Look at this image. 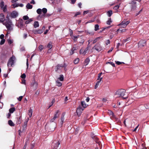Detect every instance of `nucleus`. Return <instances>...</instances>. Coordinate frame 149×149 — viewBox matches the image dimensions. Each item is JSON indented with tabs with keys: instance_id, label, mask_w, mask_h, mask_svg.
<instances>
[{
	"instance_id": "f257e3e1",
	"label": "nucleus",
	"mask_w": 149,
	"mask_h": 149,
	"mask_svg": "<svg viewBox=\"0 0 149 149\" xmlns=\"http://www.w3.org/2000/svg\"><path fill=\"white\" fill-rule=\"evenodd\" d=\"M125 92V90L124 89H118L115 93L114 97L115 98L121 97L123 99H126L128 97V95H126Z\"/></svg>"
},
{
	"instance_id": "f03ea898",
	"label": "nucleus",
	"mask_w": 149,
	"mask_h": 149,
	"mask_svg": "<svg viewBox=\"0 0 149 149\" xmlns=\"http://www.w3.org/2000/svg\"><path fill=\"white\" fill-rule=\"evenodd\" d=\"M6 19H5V21L3 22V24L6 26L7 29L10 30H11L12 29V26L13 25L12 22L11 21L7 16L6 17Z\"/></svg>"
},
{
	"instance_id": "7ed1b4c3",
	"label": "nucleus",
	"mask_w": 149,
	"mask_h": 149,
	"mask_svg": "<svg viewBox=\"0 0 149 149\" xmlns=\"http://www.w3.org/2000/svg\"><path fill=\"white\" fill-rule=\"evenodd\" d=\"M148 89L143 88L138 93V95L139 97H144L148 94Z\"/></svg>"
},
{
	"instance_id": "20e7f679",
	"label": "nucleus",
	"mask_w": 149,
	"mask_h": 149,
	"mask_svg": "<svg viewBox=\"0 0 149 149\" xmlns=\"http://www.w3.org/2000/svg\"><path fill=\"white\" fill-rule=\"evenodd\" d=\"M130 22V21H127L125 19H124L120 24L118 25V26H120L122 28H125Z\"/></svg>"
},
{
	"instance_id": "39448f33",
	"label": "nucleus",
	"mask_w": 149,
	"mask_h": 149,
	"mask_svg": "<svg viewBox=\"0 0 149 149\" xmlns=\"http://www.w3.org/2000/svg\"><path fill=\"white\" fill-rule=\"evenodd\" d=\"M15 59V57L14 56H13L9 59L7 64L8 67L10 65V66H12L14 63V61Z\"/></svg>"
},
{
	"instance_id": "423d86ee",
	"label": "nucleus",
	"mask_w": 149,
	"mask_h": 149,
	"mask_svg": "<svg viewBox=\"0 0 149 149\" xmlns=\"http://www.w3.org/2000/svg\"><path fill=\"white\" fill-rule=\"evenodd\" d=\"M93 49L98 52L100 51L102 49V47L101 46L99 43H97L94 46Z\"/></svg>"
},
{
	"instance_id": "0eeeda50",
	"label": "nucleus",
	"mask_w": 149,
	"mask_h": 149,
	"mask_svg": "<svg viewBox=\"0 0 149 149\" xmlns=\"http://www.w3.org/2000/svg\"><path fill=\"white\" fill-rule=\"evenodd\" d=\"M59 111L58 110L56 111L54 117H52L50 120V122L51 123L54 122L56 119L58 117L59 115L58 113Z\"/></svg>"
},
{
	"instance_id": "6e6552de",
	"label": "nucleus",
	"mask_w": 149,
	"mask_h": 149,
	"mask_svg": "<svg viewBox=\"0 0 149 149\" xmlns=\"http://www.w3.org/2000/svg\"><path fill=\"white\" fill-rule=\"evenodd\" d=\"M60 143L59 141H54L53 143L52 147L54 149H56L59 147Z\"/></svg>"
},
{
	"instance_id": "1a4fd4ad",
	"label": "nucleus",
	"mask_w": 149,
	"mask_h": 149,
	"mask_svg": "<svg viewBox=\"0 0 149 149\" xmlns=\"http://www.w3.org/2000/svg\"><path fill=\"white\" fill-rule=\"evenodd\" d=\"M38 84L37 82L34 81H32L31 84V87L34 90L36 89L37 88Z\"/></svg>"
},
{
	"instance_id": "9d476101",
	"label": "nucleus",
	"mask_w": 149,
	"mask_h": 149,
	"mask_svg": "<svg viewBox=\"0 0 149 149\" xmlns=\"http://www.w3.org/2000/svg\"><path fill=\"white\" fill-rule=\"evenodd\" d=\"M84 108H83L81 107H79L77 110V115L79 116L81 115V113L82 111L84 110Z\"/></svg>"
},
{
	"instance_id": "9b49d317",
	"label": "nucleus",
	"mask_w": 149,
	"mask_h": 149,
	"mask_svg": "<svg viewBox=\"0 0 149 149\" xmlns=\"http://www.w3.org/2000/svg\"><path fill=\"white\" fill-rule=\"evenodd\" d=\"M146 42L145 40H142L140 41L138 43L139 47H141L145 46L146 45Z\"/></svg>"
},
{
	"instance_id": "f8f14e48",
	"label": "nucleus",
	"mask_w": 149,
	"mask_h": 149,
	"mask_svg": "<svg viewBox=\"0 0 149 149\" xmlns=\"http://www.w3.org/2000/svg\"><path fill=\"white\" fill-rule=\"evenodd\" d=\"M88 50V47L84 49H81L80 50V53L81 54L83 55H85L87 53V51Z\"/></svg>"
},
{
	"instance_id": "ddd939ff",
	"label": "nucleus",
	"mask_w": 149,
	"mask_h": 149,
	"mask_svg": "<svg viewBox=\"0 0 149 149\" xmlns=\"http://www.w3.org/2000/svg\"><path fill=\"white\" fill-rule=\"evenodd\" d=\"M0 6L1 8L3 10L4 12L6 11V5L4 6V2L3 1H2L0 3Z\"/></svg>"
},
{
	"instance_id": "4468645a",
	"label": "nucleus",
	"mask_w": 149,
	"mask_h": 149,
	"mask_svg": "<svg viewBox=\"0 0 149 149\" xmlns=\"http://www.w3.org/2000/svg\"><path fill=\"white\" fill-rule=\"evenodd\" d=\"M17 15L18 13L15 11H13L11 13V17L13 18H16Z\"/></svg>"
},
{
	"instance_id": "2eb2a0df",
	"label": "nucleus",
	"mask_w": 149,
	"mask_h": 149,
	"mask_svg": "<svg viewBox=\"0 0 149 149\" xmlns=\"http://www.w3.org/2000/svg\"><path fill=\"white\" fill-rule=\"evenodd\" d=\"M43 32V30L41 29H38V30H33V33L35 34H41Z\"/></svg>"
},
{
	"instance_id": "dca6fc26",
	"label": "nucleus",
	"mask_w": 149,
	"mask_h": 149,
	"mask_svg": "<svg viewBox=\"0 0 149 149\" xmlns=\"http://www.w3.org/2000/svg\"><path fill=\"white\" fill-rule=\"evenodd\" d=\"M5 20V17L3 14H0V22H2Z\"/></svg>"
},
{
	"instance_id": "f3484780",
	"label": "nucleus",
	"mask_w": 149,
	"mask_h": 149,
	"mask_svg": "<svg viewBox=\"0 0 149 149\" xmlns=\"http://www.w3.org/2000/svg\"><path fill=\"white\" fill-rule=\"evenodd\" d=\"M42 11L43 13V14L42 15V16L44 17L45 16V14L47 12V9L45 8H43L42 9Z\"/></svg>"
},
{
	"instance_id": "a211bd4d",
	"label": "nucleus",
	"mask_w": 149,
	"mask_h": 149,
	"mask_svg": "<svg viewBox=\"0 0 149 149\" xmlns=\"http://www.w3.org/2000/svg\"><path fill=\"white\" fill-rule=\"evenodd\" d=\"M132 4H133L132 6V9L134 10L135 9L136 6V2L134 1H132Z\"/></svg>"
},
{
	"instance_id": "6ab92c4d",
	"label": "nucleus",
	"mask_w": 149,
	"mask_h": 149,
	"mask_svg": "<svg viewBox=\"0 0 149 149\" xmlns=\"http://www.w3.org/2000/svg\"><path fill=\"white\" fill-rule=\"evenodd\" d=\"M33 26L34 28H36L39 26L38 22V21H35L34 22Z\"/></svg>"
},
{
	"instance_id": "aec40b11",
	"label": "nucleus",
	"mask_w": 149,
	"mask_h": 149,
	"mask_svg": "<svg viewBox=\"0 0 149 149\" xmlns=\"http://www.w3.org/2000/svg\"><path fill=\"white\" fill-rule=\"evenodd\" d=\"M32 110L31 108L28 111V114L30 118L32 116Z\"/></svg>"
},
{
	"instance_id": "412c9836",
	"label": "nucleus",
	"mask_w": 149,
	"mask_h": 149,
	"mask_svg": "<svg viewBox=\"0 0 149 149\" xmlns=\"http://www.w3.org/2000/svg\"><path fill=\"white\" fill-rule=\"evenodd\" d=\"M61 81H63L64 79V76L63 75L61 74L59 75V77L58 78Z\"/></svg>"
},
{
	"instance_id": "4be33fe9",
	"label": "nucleus",
	"mask_w": 149,
	"mask_h": 149,
	"mask_svg": "<svg viewBox=\"0 0 149 149\" xmlns=\"http://www.w3.org/2000/svg\"><path fill=\"white\" fill-rule=\"evenodd\" d=\"M29 119H28L27 121H25L24 123V124L23 126V128L24 129V130H25L26 128L27 122L28 121V120H29Z\"/></svg>"
},
{
	"instance_id": "5701e85b",
	"label": "nucleus",
	"mask_w": 149,
	"mask_h": 149,
	"mask_svg": "<svg viewBox=\"0 0 149 149\" xmlns=\"http://www.w3.org/2000/svg\"><path fill=\"white\" fill-rule=\"evenodd\" d=\"M32 6L29 3H28L26 6V8L28 9H31L32 8Z\"/></svg>"
},
{
	"instance_id": "b1692460",
	"label": "nucleus",
	"mask_w": 149,
	"mask_h": 149,
	"mask_svg": "<svg viewBox=\"0 0 149 149\" xmlns=\"http://www.w3.org/2000/svg\"><path fill=\"white\" fill-rule=\"evenodd\" d=\"M8 124L10 126H13L15 125L13 123L12 121L11 120H10L8 121Z\"/></svg>"
},
{
	"instance_id": "393cba45",
	"label": "nucleus",
	"mask_w": 149,
	"mask_h": 149,
	"mask_svg": "<svg viewBox=\"0 0 149 149\" xmlns=\"http://www.w3.org/2000/svg\"><path fill=\"white\" fill-rule=\"evenodd\" d=\"M56 85L59 87L61 86L62 85V83L59 82L58 80H56Z\"/></svg>"
},
{
	"instance_id": "a878e982",
	"label": "nucleus",
	"mask_w": 149,
	"mask_h": 149,
	"mask_svg": "<svg viewBox=\"0 0 149 149\" xmlns=\"http://www.w3.org/2000/svg\"><path fill=\"white\" fill-rule=\"evenodd\" d=\"M81 105L84 108L86 107L87 105L85 103L84 101H82L81 102Z\"/></svg>"
},
{
	"instance_id": "bb28decb",
	"label": "nucleus",
	"mask_w": 149,
	"mask_h": 149,
	"mask_svg": "<svg viewBox=\"0 0 149 149\" xmlns=\"http://www.w3.org/2000/svg\"><path fill=\"white\" fill-rule=\"evenodd\" d=\"M64 120V116H63L61 117V118L60 123L61 125L63 124V123Z\"/></svg>"
},
{
	"instance_id": "cd10ccee",
	"label": "nucleus",
	"mask_w": 149,
	"mask_h": 149,
	"mask_svg": "<svg viewBox=\"0 0 149 149\" xmlns=\"http://www.w3.org/2000/svg\"><path fill=\"white\" fill-rule=\"evenodd\" d=\"M15 110V108H12L10 109L9 111L10 113H13Z\"/></svg>"
},
{
	"instance_id": "c85d7f7f",
	"label": "nucleus",
	"mask_w": 149,
	"mask_h": 149,
	"mask_svg": "<svg viewBox=\"0 0 149 149\" xmlns=\"http://www.w3.org/2000/svg\"><path fill=\"white\" fill-rule=\"evenodd\" d=\"M42 12V9L40 8H38L36 10L37 13L39 14H41V13Z\"/></svg>"
},
{
	"instance_id": "c756f323",
	"label": "nucleus",
	"mask_w": 149,
	"mask_h": 149,
	"mask_svg": "<svg viewBox=\"0 0 149 149\" xmlns=\"http://www.w3.org/2000/svg\"><path fill=\"white\" fill-rule=\"evenodd\" d=\"M112 11L111 10H110L108 11L107 12V14L108 16L109 17H110L111 16V15H112Z\"/></svg>"
},
{
	"instance_id": "7c9ffc66",
	"label": "nucleus",
	"mask_w": 149,
	"mask_h": 149,
	"mask_svg": "<svg viewBox=\"0 0 149 149\" xmlns=\"http://www.w3.org/2000/svg\"><path fill=\"white\" fill-rule=\"evenodd\" d=\"M79 58H77L74 60V63L75 64H77L79 63Z\"/></svg>"
},
{
	"instance_id": "2f4dec72",
	"label": "nucleus",
	"mask_w": 149,
	"mask_h": 149,
	"mask_svg": "<svg viewBox=\"0 0 149 149\" xmlns=\"http://www.w3.org/2000/svg\"><path fill=\"white\" fill-rule=\"evenodd\" d=\"M99 29V25L98 24H96L95 26V30L97 31Z\"/></svg>"
},
{
	"instance_id": "473e14b6",
	"label": "nucleus",
	"mask_w": 149,
	"mask_h": 149,
	"mask_svg": "<svg viewBox=\"0 0 149 149\" xmlns=\"http://www.w3.org/2000/svg\"><path fill=\"white\" fill-rule=\"evenodd\" d=\"M33 21V19H28V20L26 21L25 22V24H28L30 22H31Z\"/></svg>"
},
{
	"instance_id": "72a5a7b5",
	"label": "nucleus",
	"mask_w": 149,
	"mask_h": 149,
	"mask_svg": "<svg viewBox=\"0 0 149 149\" xmlns=\"http://www.w3.org/2000/svg\"><path fill=\"white\" fill-rule=\"evenodd\" d=\"M90 61V60L88 58H87L86 59V60L85 61V63H86V65H87L88 64V63H89Z\"/></svg>"
},
{
	"instance_id": "f704fd0d",
	"label": "nucleus",
	"mask_w": 149,
	"mask_h": 149,
	"mask_svg": "<svg viewBox=\"0 0 149 149\" xmlns=\"http://www.w3.org/2000/svg\"><path fill=\"white\" fill-rule=\"evenodd\" d=\"M116 63L118 65H119L122 64H124V63L123 62H121L119 61H115Z\"/></svg>"
},
{
	"instance_id": "c9c22d12",
	"label": "nucleus",
	"mask_w": 149,
	"mask_h": 149,
	"mask_svg": "<svg viewBox=\"0 0 149 149\" xmlns=\"http://www.w3.org/2000/svg\"><path fill=\"white\" fill-rule=\"evenodd\" d=\"M72 38L74 41H76L77 40V36H72Z\"/></svg>"
},
{
	"instance_id": "e433bc0d",
	"label": "nucleus",
	"mask_w": 149,
	"mask_h": 149,
	"mask_svg": "<svg viewBox=\"0 0 149 149\" xmlns=\"http://www.w3.org/2000/svg\"><path fill=\"white\" fill-rule=\"evenodd\" d=\"M23 18L24 20H25L28 19L29 17L25 15L23 17Z\"/></svg>"
},
{
	"instance_id": "4c0bfd02",
	"label": "nucleus",
	"mask_w": 149,
	"mask_h": 149,
	"mask_svg": "<svg viewBox=\"0 0 149 149\" xmlns=\"http://www.w3.org/2000/svg\"><path fill=\"white\" fill-rule=\"evenodd\" d=\"M39 49L40 51L43 49L44 47L42 45H40L39 47Z\"/></svg>"
},
{
	"instance_id": "58836bf2",
	"label": "nucleus",
	"mask_w": 149,
	"mask_h": 149,
	"mask_svg": "<svg viewBox=\"0 0 149 149\" xmlns=\"http://www.w3.org/2000/svg\"><path fill=\"white\" fill-rule=\"evenodd\" d=\"M5 41V40L4 39H2L0 42V44L1 45H3Z\"/></svg>"
},
{
	"instance_id": "ea45409f",
	"label": "nucleus",
	"mask_w": 149,
	"mask_h": 149,
	"mask_svg": "<svg viewBox=\"0 0 149 149\" xmlns=\"http://www.w3.org/2000/svg\"><path fill=\"white\" fill-rule=\"evenodd\" d=\"M63 66H61L60 65H58L56 66V70L57 71L58 69H59L61 67H63Z\"/></svg>"
},
{
	"instance_id": "a19ab883",
	"label": "nucleus",
	"mask_w": 149,
	"mask_h": 149,
	"mask_svg": "<svg viewBox=\"0 0 149 149\" xmlns=\"http://www.w3.org/2000/svg\"><path fill=\"white\" fill-rule=\"evenodd\" d=\"M47 47L48 48H49V49H50L52 48V45L50 43H49L47 45Z\"/></svg>"
},
{
	"instance_id": "79ce46f5",
	"label": "nucleus",
	"mask_w": 149,
	"mask_h": 149,
	"mask_svg": "<svg viewBox=\"0 0 149 149\" xmlns=\"http://www.w3.org/2000/svg\"><path fill=\"white\" fill-rule=\"evenodd\" d=\"M111 21L110 18L107 21V24L109 25L111 23Z\"/></svg>"
},
{
	"instance_id": "37998d69",
	"label": "nucleus",
	"mask_w": 149,
	"mask_h": 149,
	"mask_svg": "<svg viewBox=\"0 0 149 149\" xmlns=\"http://www.w3.org/2000/svg\"><path fill=\"white\" fill-rule=\"evenodd\" d=\"M99 38V37L97 38H96L95 39L93 42V43L94 44L95 43H96L97 41L98 40Z\"/></svg>"
},
{
	"instance_id": "c03bdc74",
	"label": "nucleus",
	"mask_w": 149,
	"mask_h": 149,
	"mask_svg": "<svg viewBox=\"0 0 149 149\" xmlns=\"http://www.w3.org/2000/svg\"><path fill=\"white\" fill-rule=\"evenodd\" d=\"M108 113L110 115H112V116H113V113L111 111L109 110Z\"/></svg>"
},
{
	"instance_id": "a18cd8bd",
	"label": "nucleus",
	"mask_w": 149,
	"mask_h": 149,
	"mask_svg": "<svg viewBox=\"0 0 149 149\" xmlns=\"http://www.w3.org/2000/svg\"><path fill=\"white\" fill-rule=\"evenodd\" d=\"M14 8H15V7H17L19 6L18 3H15L13 5Z\"/></svg>"
},
{
	"instance_id": "49530a36",
	"label": "nucleus",
	"mask_w": 149,
	"mask_h": 149,
	"mask_svg": "<svg viewBox=\"0 0 149 149\" xmlns=\"http://www.w3.org/2000/svg\"><path fill=\"white\" fill-rule=\"evenodd\" d=\"M109 63L111 65H112L113 67H115V64L113 62H107V63Z\"/></svg>"
},
{
	"instance_id": "de8ad7c7",
	"label": "nucleus",
	"mask_w": 149,
	"mask_h": 149,
	"mask_svg": "<svg viewBox=\"0 0 149 149\" xmlns=\"http://www.w3.org/2000/svg\"><path fill=\"white\" fill-rule=\"evenodd\" d=\"M119 5H117L114 7L113 9L114 10H117L119 8Z\"/></svg>"
},
{
	"instance_id": "09e8293b",
	"label": "nucleus",
	"mask_w": 149,
	"mask_h": 149,
	"mask_svg": "<svg viewBox=\"0 0 149 149\" xmlns=\"http://www.w3.org/2000/svg\"><path fill=\"white\" fill-rule=\"evenodd\" d=\"M70 30V36L71 37L72 36V34L73 32L72 30H71L70 29H69Z\"/></svg>"
},
{
	"instance_id": "8fccbe9b",
	"label": "nucleus",
	"mask_w": 149,
	"mask_h": 149,
	"mask_svg": "<svg viewBox=\"0 0 149 149\" xmlns=\"http://www.w3.org/2000/svg\"><path fill=\"white\" fill-rule=\"evenodd\" d=\"M102 74V73H100L99 74H98L97 80H99V79H100V78H101V75Z\"/></svg>"
},
{
	"instance_id": "3c124183",
	"label": "nucleus",
	"mask_w": 149,
	"mask_h": 149,
	"mask_svg": "<svg viewBox=\"0 0 149 149\" xmlns=\"http://www.w3.org/2000/svg\"><path fill=\"white\" fill-rule=\"evenodd\" d=\"M21 77L22 78L24 79L26 77V75L24 73H23L21 75Z\"/></svg>"
},
{
	"instance_id": "603ef678",
	"label": "nucleus",
	"mask_w": 149,
	"mask_h": 149,
	"mask_svg": "<svg viewBox=\"0 0 149 149\" xmlns=\"http://www.w3.org/2000/svg\"><path fill=\"white\" fill-rule=\"evenodd\" d=\"M8 43L10 44H12L13 42V40H11L10 39H9L8 40Z\"/></svg>"
},
{
	"instance_id": "864d4df0",
	"label": "nucleus",
	"mask_w": 149,
	"mask_h": 149,
	"mask_svg": "<svg viewBox=\"0 0 149 149\" xmlns=\"http://www.w3.org/2000/svg\"><path fill=\"white\" fill-rule=\"evenodd\" d=\"M131 38L130 37H129L127 38L126 39H125L124 40V42H125L127 41H129L130 40Z\"/></svg>"
},
{
	"instance_id": "5fc2aeb1",
	"label": "nucleus",
	"mask_w": 149,
	"mask_h": 149,
	"mask_svg": "<svg viewBox=\"0 0 149 149\" xmlns=\"http://www.w3.org/2000/svg\"><path fill=\"white\" fill-rule=\"evenodd\" d=\"M4 36L3 34H2L0 36V38L1 39H3Z\"/></svg>"
},
{
	"instance_id": "6e6d98bb",
	"label": "nucleus",
	"mask_w": 149,
	"mask_h": 149,
	"mask_svg": "<svg viewBox=\"0 0 149 149\" xmlns=\"http://www.w3.org/2000/svg\"><path fill=\"white\" fill-rule=\"evenodd\" d=\"M23 97V96H20V97H19L18 98V100L19 101H21L22 99V98Z\"/></svg>"
},
{
	"instance_id": "4d7b16f0",
	"label": "nucleus",
	"mask_w": 149,
	"mask_h": 149,
	"mask_svg": "<svg viewBox=\"0 0 149 149\" xmlns=\"http://www.w3.org/2000/svg\"><path fill=\"white\" fill-rule=\"evenodd\" d=\"M89 12V10L84 11L83 12V15H84L88 13Z\"/></svg>"
},
{
	"instance_id": "13d9d810",
	"label": "nucleus",
	"mask_w": 149,
	"mask_h": 149,
	"mask_svg": "<svg viewBox=\"0 0 149 149\" xmlns=\"http://www.w3.org/2000/svg\"><path fill=\"white\" fill-rule=\"evenodd\" d=\"M55 102V100H53L52 101V102H51V103H52V104H51L50 105L49 107V108L50 107L52 106V105L53 104V103H54V102Z\"/></svg>"
},
{
	"instance_id": "bf43d9fd",
	"label": "nucleus",
	"mask_w": 149,
	"mask_h": 149,
	"mask_svg": "<svg viewBox=\"0 0 149 149\" xmlns=\"http://www.w3.org/2000/svg\"><path fill=\"white\" fill-rule=\"evenodd\" d=\"M127 29H121L120 30V31L121 32H124L126 31Z\"/></svg>"
},
{
	"instance_id": "052dcab7",
	"label": "nucleus",
	"mask_w": 149,
	"mask_h": 149,
	"mask_svg": "<svg viewBox=\"0 0 149 149\" xmlns=\"http://www.w3.org/2000/svg\"><path fill=\"white\" fill-rule=\"evenodd\" d=\"M113 47H111V48L108 51V53H110V52H112V51L113 50Z\"/></svg>"
},
{
	"instance_id": "680f3d73",
	"label": "nucleus",
	"mask_w": 149,
	"mask_h": 149,
	"mask_svg": "<svg viewBox=\"0 0 149 149\" xmlns=\"http://www.w3.org/2000/svg\"><path fill=\"white\" fill-rule=\"evenodd\" d=\"M22 84H26V81H25V80H24V79L22 80Z\"/></svg>"
},
{
	"instance_id": "e2e57ef3",
	"label": "nucleus",
	"mask_w": 149,
	"mask_h": 149,
	"mask_svg": "<svg viewBox=\"0 0 149 149\" xmlns=\"http://www.w3.org/2000/svg\"><path fill=\"white\" fill-rule=\"evenodd\" d=\"M30 3L31 4H35V2L34 0H32L30 2Z\"/></svg>"
},
{
	"instance_id": "0e129e2a",
	"label": "nucleus",
	"mask_w": 149,
	"mask_h": 149,
	"mask_svg": "<svg viewBox=\"0 0 149 149\" xmlns=\"http://www.w3.org/2000/svg\"><path fill=\"white\" fill-rule=\"evenodd\" d=\"M82 5V3L81 2H79L78 3V6L80 8H81V6Z\"/></svg>"
},
{
	"instance_id": "69168bd1",
	"label": "nucleus",
	"mask_w": 149,
	"mask_h": 149,
	"mask_svg": "<svg viewBox=\"0 0 149 149\" xmlns=\"http://www.w3.org/2000/svg\"><path fill=\"white\" fill-rule=\"evenodd\" d=\"M110 42V41L109 40H108L106 42V44L107 45H108V44H109Z\"/></svg>"
},
{
	"instance_id": "338daca9",
	"label": "nucleus",
	"mask_w": 149,
	"mask_h": 149,
	"mask_svg": "<svg viewBox=\"0 0 149 149\" xmlns=\"http://www.w3.org/2000/svg\"><path fill=\"white\" fill-rule=\"evenodd\" d=\"M27 36V34L26 33H24V38H26Z\"/></svg>"
},
{
	"instance_id": "774afa93",
	"label": "nucleus",
	"mask_w": 149,
	"mask_h": 149,
	"mask_svg": "<svg viewBox=\"0 0 149 149\" xmlns=\"http://www.w3.org/2000/svg\"><path fill=\"white\" fill-rule=\"evenodd\" d=\"M80 13L79 12H77V13L75 14V16H77V15H80Z\"/></svg>"
}]
</instances>
